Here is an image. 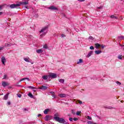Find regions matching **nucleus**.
I'll return each instance as SVG.
<instances>
[{
  "mask_svg": "<svg viewBox=\"0 0 124 124\" xmlns=\"http://www.w3.org/2000/svg\"><path fill=\"white\" fill-rule=\"evenodd\" d=\"M49 118H50V115H46L45 118V120L46 121V122H48V121H50Z\"/></svg>",
  "mask_w": 124,
  "mask_h": 124,
  "instance_id": "14",
  "label": "nucleus"
},
{
  "mask_svg": "<svg viewBox=\"0 0 124 124\" xmlns=\"http://www.w3.org/2000/svg\"><path fill=\"white\" fill-rule=\"evenodd\" d=\"M86 118L87 119V120H92V117L90 116H87Z\"/></svg>",
  "mask_w": 124,
  "mask_h": 124,
  "instance_id": "31",
  "label": "nucleus"
},
{
  "mask_svg": "<svg viewBox=\"0 0 124 124\" xmlns=\"http://www.w3.org/2000/svg\"><path fill=\"white\" fill-rule=\"evenodd\" d=\"M59 82H60V83H62V84H63L64 83V79H59Z\"/></svg>",
  "mask_w": 124,
  "mask_h": 124,
  "instance_id": "26",
  "label": "nucleus"
},
{
  "mask_svg": "<svg viewBox=\"0 0 124 124\" xmlns=\"http://www.w3.org/2000/svg\"><path fill=\"white\" fill-rule=\"evenodd\" d=\"M96 117L98 118V119H99V120H100V117H99L98 115H97Z\"/></svg>",
  "mask_w": 124,
  "mask_h": 124,
  "instance_id": "54",
  "label": "nucleus"
},
{
  "mask_svg": "<svg viewBox=\"0 0 124 124\" xmlns=\"http://www.w3.org/2000/svg\"><path fill=\"white\" fill-rule=\"evenodd\" d=\"M8 95H9V93H7V94H6L4 96L3 99H4V100H7V99H8Z\"/></svg>",
  "mask_w": 124,
  "mask_h": 124,
  "instance_id": "9",
  "label": "nucleus"
},
{
  "mask_svg": "<svg viewBox=\"0 0 124 124\" xmlns=\"http://www.w3.org/2000/svg\"><path fill=\"white\" fill-rule=\"evenodd\" d=\"M7 104H8V105H10V104H11V103L9 101L7 102Z\"/></svg>",
  "mask_w": 124,
  "mask_h": 124,
  "instance_id": "49",
  "label": "nucleus"
},
{
  "mask_svg": "<svg viewBox=\"0 0 124 124\" xmlns=\"http://www.w3.org/2000/svg\"><path fill=\"white\" fill-rule=\"evenodd\" d=\"M101 48H102V49H103L104 48V45H101Z\"/></svg>",
  "mask_w": 124,
  "mask_h": 124,
  "instance_id": "48",
  "label": "nucleus"
},
{
  "mask_svg": "<svg viewBox=\"0 0 124 124\" xmlns=\"http://www.w3.org/2000/svg\"><path fill=\"white\" fill-rule=\"evenodd\" d=\"M48 9L50 10H53L54 11H59V9H58V8L56 7H55V6H51L49 7Z\"/></svg>",
  "mask_w": 124,
  "mask_h": 124,
  "instance_id": "4",
  "label": "nucleus"
},
{
  "mask_svg": "<svg viewBox=\"0 0 124 124\" xmlns=\"http://www.w3.org/2000/svg\"><path fill=\"white\" fill-rule=\"evenodd\" d=\"M17 95L18 97H22V94H17Z\"/></svg>",
  "mask_w": 124,
  "mask_h": 124,
  "instance_id": "42",
  "label": "nucleus"
},
{
  "mask_svg": "<svg viewBox=\"0 0 124 124\" xmlns=\"http://www.w3.org/2000/svg\"><path fill=\"white\" fill-rule=\"evenodd\" d=\"M116 84H117V85H118L119 86H121V85H122V83L119 81H116Z\"/></svg>",
  "mask_w": 124,
  "mask_h": 124,
  "instance_id": "34",
  "label": "nucleus"
},
{
  "mask_svg": "<svg viewBox=\"0 0 124 124\" xmlns=\"http://www.w3.org/2000/svg\"><path fill=\"white\" fill-rule=\"evenodd\" d=\"M28 89H31V90H35L36 88L32 87V86H28Z\"/></svg>",
  "mask_w": 124,
  "mask_h": 124,
  "instance_id": "23",
  "label": "nucleus"
},
{
  "mask_svg": "<svg viewBox=\"0 0 124 124\" xmlns=\"http://www.w3.org/2000/svg\"><path fill=\"white\" fill-rule=\"evenodd\" d=\"M121 19H123V18H121Z\"/></svg>",
  "mask_w": 124,
  "mask_h": 124,
  "instance_id": "62",
  "label": "nucleus"
},
{
  "mask_svg": "<svg viewBox=\"0 0 124 124\" xmlns=\"http://www.w3.org/2000/svg\"><path fill=\"white\" fill-rule=\"evenodd\" d=\"M40 116H41V114H39L38 115V117H40Z\"/></svg>",
  "mask_w": 124,
  "mask_h": 124,
  "instance_id": "57",
  "label": "nucleus"
},
{
  "mask_svg": "<svg viewBox=\"0 0 124 124\" xmlns=\"http://www.w3.org/2000/svg\"><path fill=\"white\" fill-rule=\"evenodd\" d=\"M83 63V60L82 59H80L79 60V61L77 62V64H79V63Z\"/></svg>",
  "mask_w": 124,
  "mask_h": 124,
  "instance_id": "19",
  "label": "nucleus"
},
{
  "mask_svg": "<svg viewBox=\"0 0 124 124\" xmlns=\"http://www.w3.org/2000/svg\"><path fill=\"white\" fill-rule=\"evenodd\" d=\"M39 89L40 90H47L48 89V87L43 85L42 87H39Z\"/></svg>",
  "mask_w": 124,
  "mask_h": 124,
  "instance_id": "10",
  "label": "nucleus"
},
{
  "mask_svg": "<svg viewBox=\"0 0 124 124\" xmlns=\"http://www.w3.org/2000/svg\"><path fill=\"white\" fill-rule=\"evenodd\" d=\"M53 116H49V121H50V120H53Z\"/></svg>",
  "mask_w": 124,
  "mask_h": 124,
  "instance_id": "44",
  "label": "nucleus"
},
{
  "mask_svg": "<svg viewBox=\"0 0 124 124\" xmlns=\"http://www.w3.org/2000/svg\"><path fill=\"white\" fill-rule=\"evenodd\" d=\"M89 38V39H93V36H90Z\"/></svg>",
  "mask_w": 124,
  "mask_h": 124,
  "instance_id": "46",
  "label": "nucleus"
},
{
  "mask_svg": "<svg viewBox=\"0 0 124 124\" xmlns=\"http://www.w3.org/2000/svg\"><path fill=\"white\" fill-rule=\"evenodd\" d=\"M105 108H106L107 109H114V108L112 107H106Z\"/></svg>",
  "mask_w": 124,
  "mask_h": 124,
  "instance_id": "28",
  "label": "nucleus"
},
{
  "mask_svg": "<svg viewBox=\"0 0 124 124\" xmlns=\"http://www.w3.org/2000/svg\"><path fill=\"white\" fill-rule=\"evenodd\" d=\"M24 80H26V78H21V79L19 80V82L20 83V82H22V81H24Z\"/></svg>",
  "mask_w": 124,
  "mask_h": 124,
  "instance_id": "32",
  "label": "nucleus"
},
{
  "mask_svg": "<svg viewBox=\"0 0 124 124\" xmlns=\"http://www.w3.org/2000/svg\"><path fill=\"white\" fill-rule=\"evenodd\" d=\"M102 53V51L101 50H96L95 51V53L96 55H99V54Z\"/></svg>",
  "mask_w": 124,
  "mask_h": 124,
  "instance_id": "16",
  "label": "nucleus"
},
{
  "mask_svg": "<svg viewBox=\"0 0 124 124\" xmlns=\"http://www.w3.org/2000/svg\"><path fill=\"white\" fill-rule=\"evenodd\" d=\"M36 52L37 54H41V53H43V50L42 49H37Z\"/></svg>",
  "mask_w": 124,
  "mask_h": 124,
  "instance_id": "11",
  "label": "nucleus"
},
{
  "mask_svg": "<svg viewBox=\"0 0 124 124\" xmlns=\"http://www.w3.org/2000/svg\"><path fill=\"white\" fill-rule=\"evenodd\" d=\"M93 51H90L87 56V58H90V57H91L92 55H93Z\"/></svg>",
  "mask_w": 124,
  "mask_h": 124,
  "instance_id": "12",
  "label": "nucleus"
},
{
  "mask_svg": "<svg viewBox=\"0 0 124 124\" xmlns=\"http://www.w3.org/2000/svg\"><path fill=\"white\" fill-rule=\"evenodd\" d=\"M2 85L5 88L6 86H9V84L5 81L2 82Z\"/></svg>",
  "mask_w": 124,
  "mask_h": 124,
  "instance_id": "8",
  "label": "nucleus"
},
{
  "mask_svg": "<svg viewBox=\"0 0 124 124\" xmlns=\"http://www.w3.org/2000/svg\"><path fill=\"white\" fill-rule=\"evenodd\" d=\"M73 120H74V121H75V122H76V121H78V118L75 117V118H74V119Z\"/></svg>",
  "mask_w": 124,
  "mask_h": 124,
  "instance_id": "39",
  "label": "nucleus"
},
{
  "mask_svg": "<svg viewBox=\"0 0 124 124\" xmlns=\"http://www.w3.org/2000/svg\"><path fill=\"white\" fill-rule=\"evenodd\" d=\"M46 33H47V32H44L43 34H42L41 35V36H43V35H46Z\"/></svg>",
  "mask_w": 124,
  "mask_h": 124,
  "instance_id": "38",
  "label": "nucleus"
},
{
  "mask_svg": "<svg viewBox=\"0 0 124 124\" xmlns=\"http://www.w3.org/2000/svg\"><path fill=\"white\" fill-rule=\"evenodd\" d=\"M72 112V114H73V115H75L76 114V113L75 112L74 110L72 109L71 110Z\"/></svg>",
  "mask_w": 124,
  "mask_h": 124,
  "instance_id": "33",
  "label": "nucleus"
},
{
  "mask_svg": "<svg viewBox=\"0 0 124 124\" xmlns=\"http://www.w3.org/2000/svg\"><path fill=\"white\" fill-rule=\"evenodd\" d=\"M78 1L82 2V1H85V0H78Z\"/></svg>",
  "mask_w": 124,
  "mask_h": 124,
  "instance_id": "50",
  "label": "nucleus"
},
{
  "mask_svg": "<svg viewBox=\"0 0 124 124\" xmlns=\"http://www.w3.org/2000/svg\"><path fill=\"white\" fill-rule=\"evenodd\" d=\"M95 46V48L96 49H98V48H99V47H101V45H100L98 43H96L94 44Z\"/></svg>",
  "mask_w": 124,
  "mask_h": 124,
  "instance_id": "15",
  "label": "nucleus"
},
{
  "mask_svg": "<svg viewBox=\"0 0 124 124\" xmlns=\"http://www.w3.org/2000/svg\"><path fill=\"white\" fill-rule=\"evenodd\" d=\"M118 38L120 40H123V39H124V36H119L118 37Z\"/></svg>",
  "mask_w": 124,
  "mask_h": 124,
  "instance_id": "22",
  "label": "nucleus"
},
{
  "mask_svg": "<svg viewBox=\"0 0 124 124\" xmlns=\"http://www.w3.org/2000/svg\"><path fill=\"white\" fill-rule=\"evenodd\" d=\"M1 62H2V64H3L4 65H5V62H6V59H5V57L3 56L2 57Z\"/></svg>",
  "mask_w": 124,
  "mask_h": 124,
  "instance_id": "6",
  "label": "nucleus"
},
{
  "mask_svg": "<svg viewBox=\"0 0 124 124\" xmlns=\"http://www.w3.org/2000/svg\"><path fill=\"white\" fill-rule=\"evenodd\" d=\"M65 36H66V35H64V34H61V37H65Z\"/></svg>",
  "mask_w": 124,
  "mask_h": 124,
  "instance_id": "41",
  "label": "nucleus"
},
{
  "mask_svg": "<svg viewBox=\"0 0 124 124\" xmlns=\"http://www.w3.org/2000/svg\"><path fill=\"white\" fill-rule=\"evenodd\" d=\"M48 29H49V26L47 25L44 27H43L42 30H41V31H40V32H45V31H47V30H48Z\"/></svg>",
  "mask_w": 124,
  "mask_h": 124,
  "instance_id": "3",
  "label": "nucleus"
},
{
  "mask_svg": "<svg viewBox=\"0 0 124 124\" xmlns=\"http://www.w3.org/2000/svg\"><path fill=\"white\" fill-rule=\"evenodd\" d=\"M35 18H38V14H36L35 15Z\"/></svg>",
  "mask_w": 124,
  "mask_h": 124,
  "instance_id": "51",
  "label": "nucleus"
},
{
  "mask_svg": "<svg viewBox=\"0 0 124 124\" xmlns=\"http://www.w3.org/2000/svg\"><path fill=\"white\" fill-rule=\"evenodd\" d=\"M2 14H3V13H2V12H0V16L2 15Z\"/></svg>",
  "mask_w": 124,
  "mask_h": 124,
  "instance_id": "53",
  "label": "nucleus"
},
{
  "mask_svg": "<svg viewBox=\"0 0 124 124\" xmlns=\"http://www.w3.org/2000/svg\"><path fill=\"white\" fill-rule=\"evenodd\" d=\"M103 8V6H100L97 7V9H102Z\"/></svg>",
  "mask_w": 124,
  "mask_h": 124,
  "instance_id": "40",
  "label": "nucleus"
},
{
  "mask_svg": "<svg viewBox=\"0 0 124 124\" xmlns=\"http://www.w3.org/2000/svg\"><path fill=\"white\" fill-rule=\"evenodd\" d=\"M69 120L70 122H72V121H73V118H70Z\"/></svg>",
  "mask_w": 124,
  "mask_h": 124,
  "instance_id": "45",
  "label": "nucleus"
},
{
  "mask_svg": "<svg viewBox=\"0 0 124 124\" xmlns=\"http://www.w3.org/2000/svg\"><path fill=\"white\" fill-rule=\"evenodd\" d=\"M28 96H30L31 98H33V95L31 93H29Z\"/></svg>",
  "mask_w": 124,
  "mask_h": 124,
  "instance_id": "25",
  "label": "nucleus"
},
{
  "mask_svg": "<svg viewBox=\"0 0 124 124\" xmlns=\"http://www.w3.org/2000/svg\"><path fill=\"white\" fill-rule=\"evenodd\" d=\"M122 55H119V56H118V59H119V60H122V59H123V58H122Z\"/></svg>",
  "mask_w": 124,
  "mask_h": 124,
  "instance_id": "36",
  "label": "nucleus"
},
{
  "mask_svg": "<svg viewBox=\"0 0 124 124\" xmlns=\"http://www.w3.org/2000/svg\"><path fill=\"white\" fill-rule=\"evenodd\" d=\"M59 96L60 97H65V96H66V94H64V93H61L59 94Z\"/></svg>",
  "mask_w": 124,
  "mask_h": 124,
  "instance_id": "17",
  "label": "nucleus"
},
{
  "mask_svg": "<svg viewBox=\"0 0 124 124\" xmlns=\"http://www.w3.org/2000/svg\"><path fill=\"white\" fill-rule=\"evenodd\" d=\"M48 77H49V76H44L42 77V78L44 80H47L48 79Z\"/></svg>",
  "mask_w": 124,
  "mask_h": 124,
  "instance_id": "20",
  "label": "nucleus"
},
{
  "mask_svg": "<svg viewBox=\"0 0 124 124\" xmlns=\"http://www.w3.org/2000/svg\"><path fill=\"white\" fill-rule=\"evenodd\" d=\"M110 17L111 18V19H116V20H118V17L114 15H111Z\"/></svg>",
  "mask_w": 124,
  "mask_h": 124,
  "instance_id": "18",
  "label": "nucleus"
},
{
  "mask_svg": "<svg viewBox=\"0 0 124 124\" xmlns=\"http://www.w3.org/2000/svg\"><path fill=\"white\" fill-rule=\"evenodd\" d=\"M21 4H22L23 5H27V4H29V1H23V2L20 1L18 4H12L10 5V7L12 9L13 8H20V7L21 6Z\"/></svg>",
  "mask_w": 124,
  "mask_h": 124,
  "instance_id": "1",
  "label": "nucleus"
},
{
  "mask_svg": "<svg viewBox=\"0 0 124 124\" xmlns=\"http://www.w3.org/2000/svg\"><path fill=\"white\" fill-rule=\"evenodd\" d=\"M90 49L91 50H94V47H93V46H91L90 47Z\"/></svg>",
  "mask_w": 124,
  "mask_h": 124,
  "instance_id": "35",
  "label": "nucleus"
},
{
  "mask_svg": "<svg viewBox=\"0 0 124 124\" xmlns=\"http://www.w3.org/2000/svg\"><path fill=\"white\" fill-rule=\"evenodd\" d=\"M25 80H28V81H30V78H25Z\"/></svg>",
  "mask_w": 124,
  "mask_h": 124,
  "instance_id": "47",
  "label": "nucleus"
},
{
  "mask_svg": "<svg viewBox=\"0 0 124 124\" xmlns=\"http://www.w3.org/2000/svg\"><path fill=\"white\" fill-rule=\"evenodd\" d=\"M12 45H16V44H12V43H10V44H8V43H6L5 44V47H11V46H12Z\"/></svg>",
  "mask_w": 124,
  "mask_h": 124,
  "instance_id": "7",
  "label": "nucleus"
},
{
  "mask_svg": "<svg viewBox=\"0 0 124 124\" xmlns=\"http://www.w3.org/2000/svg\"><path fill=\"white\" fill-rule=\"evenodd\" d=\"M24 61H25V62H30V60H30V58H24Z\"/></svg>",
  "mask_w": 124,
  "mask_h": 124,
  "instance_id": "21",
  "label": "nucleus"
},
{
  "mask_svg": "<svg viewBox=\"0 0 124 124\" xmlns=\"http://www.w3.org/2000/svg\"><path fill=\"white\" fill-rule=\"evenodd\" d=\"M49 111H50V109L46 108L44 111V113L45 114V115H47V114H48V112H49Z\"/></svg>",
  "mask_w": 124,
  "mask_h": 124,
  "instance_id": "13",
  "label": "nucleus"
},
{
  "mask_svg": "<svg viewBox=\"0 0 124 124\" xmlns=\"http://www.w3.org/2000/svg\"><path fill=\"white\" fill-rule=\"evenodd\" d=\"M3 7V5H0V10H2Z\"/></svg>",
  "mask_w": 124,
  "mask_h": 124,
  "instance_id": "43",
  "label": "nucleus"
},
{
  "mask_svg": "<svg viewBox=\"0 0 124 124\" xmlns=\"http://www.w3.org/2000/svg\"><path fill=\"white\" fill-rule=\"evenodd\" d=\"M82 113L81 111H77L76 112L77 116H80V114Z\"/></svg>",
  "mask_w": 124,
  "mask_h": 124,
  "instance_id": "24",
  "label": "nucleus"
},
{
  "mask_svg": "<svg viewBox=\"0 0 124 124\" xmlns=\"http://www.w3.org/2000/svg\"><path fill=\"white\" fill-rule=\"evenodd\" d=\"M52 96H53V97H54V98H55V97H56V95H55V94H53L52 95Z\"/></svg>",
  "mask_w": 124,
  "mask_h": 124,
  "instance_id": "55",
  "label": "nucleus"
},
{
  "mask_svg": "<svg viewBox=\"0 0 124 124\" xmlns=\"http://www.w3.org/2000/svg\"><path fill=\"white\" fill-rule=\"evenodd\" d=\"M87 124H94V123L93 121H88L87 122Z\"/></svg>",
  "mask_w": 124,
  "mask_h": 124,
  "instance_id": "29",
  "label": "nucleus"
},
{
  "mask_svg": "<svg viewBox=\"0 0 124 124\" xmlns=\"http://www.w3.org/2000/svg\"><path fill=\"white\" fill-rule=\"evenodd\" d=\"M44 49H48V46L47 44H45L44 46H43Z\"/></svg>",
  "mask_w": 124,
  "mask_h": 124,
  "instance_id": "27",
  "label": "nucleus"
},
{
  "mask_svg": "<svg viewBox=\"0 0 124 124\" xmlns=\"http://www.w3.org/2000/svg\"><path fill=\"white\" fill-rule=\"evenodd\" d=\"M121 103H124V101H121Z\"/></svg>",
  "mask_w": 124,
  "mask_h": 124,
  "instance_id": "58",
  "label": "nucleus"
},
{
  "mask_svg": "<svg viewBox=\"0 0 124 124\" xmlns=\"http://www.w3.org/2000/svg\"><path fill=\"white\" fill-rule=\"evenodd\" d=\"M97 115L95 114V117H97Z\"/></svg>",
  "mask_w": 124,
  "mask_h": 124,
  "instance_id": "60",
  "label": "nucleus"
},
{
  "mask_svg": "<svg viewBox=\"0 0 124 124\" xmlns=\"http://www.w3.org/2000/svg\"><path fill=\"white\" fill-rule=\"evenodd\" d=\"M78 103L79 104H83V102H82V101H80V100H78Z\"/></svg>",
  "mask_w": 124,
  "mask_h": 124,
  "instance_id": "37",
  "label": "nucleus"
},
{
  "mask_svg": "<svg viewBox=\"0 0 124 124\" xmlns=\"http://www.w3.org/2000/svg\"><path fill=\"white\" fill-rule=\"evenodd\" d=\"M50 93H51L52 94H54V92H51Z\"/></svg>",
  "mask_w": 124,
  "mask_h": 124,
  "instance_id": "56",
  "label": "nucleus"
},
{
  "mask_svg": "<svg viewBox=\"0 0 124 124\" xmlns=\"http://www.w3.org/2000/svg\"><path fill=\"white\" fill-rule=\"evenodd\" d=\"M53 119L56 122H58V123H60V124H67L65 123V120L63 119V118H60L59 117V114L58 113H56L54 114V117H53Z\"/></svg>",
  "mask_w": 124,
  "mask_h": 124,
  "instance_id": "2",
  "label": "nucleus"
},
{
  "mask_svg": "<svg viewBox=\"0 0 124 124\" xmlns=\"http://www.w3.org/2000/svg\"><path fill=\"white\" fill-rule=\"evenodd\" d=\"M7 79V75H4L3 76V79Z\"/></svg>",
  "mask_w": 124,
  "mask_h": 124,
  "instance_id": "30",
  "label": "nucleus"
},
{
  "mask_svg": "<svg viewBox=\"0 0 124 124\" xmlns=\"http://www.w3.org/2000/svg\"><path fill=\"white\" fill-rule=\"evenodd\" d=\"M4 47H0V50H3Z\"/></svg>",
  "mask_w": 124,
  "mask_h": 124,
  "instance_id": "52",
  "label": "nucleus"
},
{
  "mask_svg": "<svg viewBox=\"0 0 124 124\" xmlns=\"http://www.w3.org/2000/svg\"><path fill=\"white\" fill-rule=\"evenodd\" d=\"M49 78H52V79H54L55 78H57V74L55 73H50L48 75Z\"/></svg>",
  "mask_w": 124,
  "mask_h": 124,
  "instance_id": "5",
  "label": "nucleus"
},
{
  "mask_svg": "<svg viewBox=\"0 0 124 124\" xmlns=\"http://www.w3.org/2000/svg\"><path fill=\"white\" fill-rule=\"evenodd\" d=\"M33 92H35V90H33Z\"/></svg>",
  "mask_w": 124,
  "mask_h": 124,
  "instance_id": "61",
  "label": "nucleus"
},
{
  "mask_svg": "<svg viewBox=\"0 0 124 124\" xmlns=\"http://www.w3.org/2000/svg\"><path fill=\"white\" fill-rule=\"evenodd\" d=\"M24 7H25V8H28V6H25Z\"/></svg>",
  "mask_w": 124,
  "mask_h": 124,
  "instance_id": "59",
  "label": "nucleus"
}]
</instances>
